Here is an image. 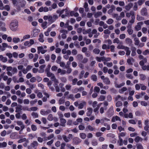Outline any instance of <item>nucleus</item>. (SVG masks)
<instances>
[{
  "label": "nucleus",
  "mask_w": 149,
  "mask_h": 149,
  "mask_svg": "<svg viewBox=\"0 0 149 149\" xmlns=\"http://www.w3.org/2000/svg\"><path fill=\"white\" fill-rule=\"evenodd\" d=\"M13 5L17 8V9H19L20 7H24L26 4L25 1L20 0H11Z\"/></svg>",
  "instance_id": "1"
},
{
  "label": "nucleus",
  "mask_w": 149,
  "mask_h": 149,
  "mask_svg": "<svg viewBox=\"0 0 149 149\" xmlns=\"http://www.w3.org/2000/svg\"><path fill=\"white\" fill-rule=\"evenodd\" d=\"M10 27L12 31H16L18 27V22L16 20L13 21L10 24Z\"/></svg>",
  "instance_id": "2"
},
{
  "label": "nucleus",
  "mask_w": 149,
  "mask_h": 149,
  "mask_svg": "<svg viewBox=\"0 0 149 149\" xmlns=\"http://www.w3.org/2000/svg\"><path fill=\"white\" fill-rule=\"evenodd\" d=\"M62 137L65 141L68 142L70 141L71 139L72 138L73 136L72 134H69L68 137L64 135L62 136Z\"/></svg>",
  "instance_id": "3"
},
{
  "label": "nucleus",
  "mask_w": 149,
  "mask_h": 149,
  "mask_svg": "<svg viewBox=\"0 0 149 149\" xmlns=\"http://www.w3.org/2000/svg\"><path fill=\"white\" fill-rule=\"evenodd\" d=\"M37 50L38 54H39L41 53L42 54H43L47 52L46 49H43L42 46L38 47Z\"/></svg>",
  "instance_id": "4"
},
{
  "label": "nucleus",
  "mask_w": 149,
  "mask_h": 149,
  "mask_svg": "<svg viewBox=\"0 0 149 149\" xmlns=\"http://www.w3.org/2000/svg\"><path fill=\"white\" fill-rule=\"evenodd\" d=\"M17 125L20 126L21 129L23 130L25 128V126L22 122L20 120H18L16 122Z\"/></svg>",
  "instance_id": "5"
},
{
  "label": "nucleus",
  "mask_w": 149,
  "mask_h": 149,
  "mask_svg": "<svg viewBox=\"0 0 149 149\" xmlns=\"http://www.w3.org/2000/svg\"><path fill=\"white\" fill-rule=\"evenodd\" d=\"M50 110H47L45 111L44 109H41L40 111V114L43 116H46L48 115L50 112Z\"/></svg>",
  "instance_id": "6"
},
{
  "label": "nucleus",
  "mask_w": 149,
  "mask_h": 149,
  "mask_svg": "<svg viewBox=\"0 0 149 149\" xmlns=\"http://www.w3.org/2000/svg\"><path fill=\"white\" fill-rule=\"evenodd\" d=\"M6 24L5 23L2 22L0 23V28L1 31H6V29L5 27Z\"/></svg>",
  "instance_id": "7"
},
{
  "label": "nucleus",
  "mask_w": 149,
  "mask_h": 149,
  "mask_svg": "<svg viewBox=\"0 0 149 149\" xmlns=\"http://www.w3.org/2000/svg\"><path fill=\"white\" fill-rule=\"evenodd\" d=\"M60 32L61 33H63L61 35L62 38L63 39H65L66 37V34L67 33V31L64 30H61L60 31Z\"/></svg>",
  "instance_id": "8"
},
{
  "label": "nucleus",
  "mask_w": 149,
  "mask_h": 149,
  "mask_svg": "<svg viewBox=\"0 0 149 149\" xmlns=\"http://www.w3.org/2000/svg\"><path fill=\"white\" fill-rule=\"evenodd\" d=\"M81 141V140L78 137H75L73 139V142L75 144H78Z\"/></svg>",
  "instance_id": "9"
},
{
  "label": "nucleus",
  "mask_w": 149,
  "mask_h": 149,
  "mask_svg": "<svg viewBox=\"0 0 149 149\" xmlns=\"http://www.w3.org/2000/svg\"><path fill=\"white\" fill-rule=\"evenodd\" d=\"M66 73V71L64 70H62L60 68H58L57 70V73H60L61 75H63L65 74Z\"/></svg>",
  "instance_id": "10"
},
{
  "label": "nucleus",
  "mask_w": 149,
  "mask_h": 149,
  "mask_svg": "<svg viewBox=\"0 0 149 149\" xmlns=\"http://www.w3.org/2000/svg\"><path fill=\"white\" fill-rule=\"evenodd\" d=\"M116 121H119L120 122L121 121V119L118 116H113L111 119V121L113 122H114Z\"/></svg>",
  "instance_id": "11"
},
{
  "label": "nucleus",
  "mask_w": 149,
  "mask_h": 149,
  "mask_svg": "<svg viewBox=\"0 0 149 149\" xmlns=\"http://www.w3.org/2000/svg\"><path fill=\"white\" fill-rule=\"evenodd\" d=\"M147 62V59L146 58H145L142 60L140 61L139 62L140 65L142 67L144 65L145 63Z\"/></svg>",
  "instance_id": "12"
},
{
  "label": "nucleus",
  "mask_w": 149,
  "mask_h": 149,
  "mask_svg": "<svg viewBox=\"0 0 149 149\" xmlns=\"http://www.w3.org/2000/svg\"><path fill=\"white\" fill-rule=\"evenodd\" d=\"M143 22H140L137 23V25L136 26L135 28L137 31H139L141 29V25L143 24Z\"/></svg>",
  "instance_id": "13"
},
{
  "label": "nucleus",
  "mask_w": 149,
  "mask_h": 149,
  "mask_svg": "<svg viewBox=\"0 0 149 149\" xmlns=\"http://www.w3.org/2000/svg\"><path fill=\"white\" fill-rule=\"evenodd\" d=\"M87 111L86 113V116H90L92 112L93 109L92 108L89 107L87 109Z\"/></svg>",
  "instance_id": "14"
},
{
  "label": "nucleus",
  "mask_w": 149,
  "mask_h": 149,
  "mask_svg": "<svg viewBox=\"0 0 149 149\" xmlns=\"http://www.w3.org/2000/svg\"><path fill=\"white\" fill-rule=\"evenodd\" d=\"M133 6V4L130 3L126 5L125 6V9L126 10H129Z\"/></svg>",
  "instance_id": "15"
},
{
  "label": "nucleus",
  "mask_w": 149,
  "mask_h": 149,
  "mask_svg": "<svg viewBox=\"0 0 149 149\" xmlns=\"http://www.w3.org/2000/svg\"><path fill=\"white\" fill-rule=\"evenodd\" d=\"M113 107H111L109 109L108 112V114L109 116H111L113 114Z\"/></svg>",
  "instance_id": "16"
},
{
  "label": "nucleus",
  "mask_w": 149,
  "mask_h": 149,
  "mask_svg": "<svg viewBox=\"0 0 149 149\" xmlns=\"http://www.w3.org/2000/svg\"><path fill=\"white\" fill-rule=\"evenodd\" d=\"M60 122L61 123V125L63 127L65 126V123L66 122V120L63 118H61L60 119Z\"/></svg>",
  "instance_id": "17"
},
{
  "label": "nucleus",
  "mask_w": 149,
  "mask_h": 149,
  "mask_svg": "<svg viewBox=\"0 0 149 149\" xmlns=\"http://www.w3.org/2000/svg\"><path fill=\"white\" fill-rule=\"evenodd\" d=\"M141 14L143 16H146L147 15V10L146 8H143L141 10Z\"/></svg>",
  "instance_id": "18"
},
{
  "label": "nucleus",
  "mask_w": 149,
  "mask_h": 149,
  "mask_svg": "<svg viewBox=\"0 0 149 149\" xmlns=\"http://www.w3.org/2000/svg\"><path fill=\"white\" fill-rule=\"evenodd\" d=\"M39 30L36 29H34L33 31V36L36 37L39 32Z\"/></svg>",
  "instance_id": "19"
},
{
  "label": "nucleus",
  "mask_w": 149,
  "mask_h": 149,
  "mask_svg": "<svg viewBox=\"0 0 149 149\" xmlns=\"http://www.w3.org/2000/svg\"><path fill=\"white\" fill-rule=\"evenodd\" d=\"M20 39L19 38L14 37L13 39V41L15 43H17L20 42Z\"/></svg>",
  "instance_id": "20"
},
{
  "label": "nucleus",
  "mask_w": 149,
  "mask_h": 149,
  "mask_svg": "<svg viewBox=\"0 0 149 149\" xmlns=\"http://www.w3.org/2000/svg\"><path fill=\"white\" fill-rule=\"evenodd\" d=\"M8 44L6 43H2V48L1 49V51H4L6 49V48L7 47Z\"/></svg>",
  "instance_id": "21"
},
{
  "label": "nucleus",
  "mask_w": 149,
  "mask_h": 149,
  "mask_svg": "<svg viewBox=\"0 0 149 149\" xmlns=\"http://www.w3.org/2000/svg\"><path fill=\"white\" fill-rule=\"evenodd\" d=\"M7 61V59L6 57H4L2 55H0V61L3 62H6Z\"/></svg>",
  "instance_id": "22"
},
{
  "label": "nucleus",
  "mask_w": 149,
  "mask_h": 149,
  "mask_svg": "<svg viewBox=\"0 0 149 149\" xmlns=\"http://www.w3.org/2000/svg\"><path fill=\"white\" fill-rule=\"evenodd\" d=\"M127 88L126 87H123L120 89H119V92L121 94H123L124 92L127 90Z\"/></svg>",
  "instance_id": "23"
},
{
  "label": "nucleus",
  "mask_w": 149,
  "mask_h": 149,
  "mask_svg": "<svg viewBox=\"0 0 149 149\" xmlns=\"http://www.w3.org/2000/svg\"><path fill=\"white\" fill-rule=\"evenodd\" d=\"M65 97H63L60 98L58 101V104L59 105L64 104L65 102Z\"/></svg>",
  "instance_id": "24"
},
{
  "label": "nucleus",
  "mask_w": 149,
  "mask_h": 149,
  "mask_svg": "<svg viewBox=\"0 0 149 149\" xmlns=\"http://www.w3.org/2000/svg\"><path fill=\"white\" fill-rule=\"evenodd\" d=\"M126 47V46L123 45L121 43H120L118 45L117 48V49H123L125 50Z\"/></svg>",
  "instance_id": "25"
},
{
  "label": "nucleus",
  "mask_w": 149,
  "mask_h": 149,
  "mask_svg": "<svg viewBox=\"0 0 149 149\" xmlns=\"http://www.w3.org/2000/svg\"><path fill=\"white\" fill-rule=\"evenodd\" d=\"M134 12L131 11L130 13H127L126 14V16L128 17H130L131 16H134Z\"/></svg>",
  "instance_id": "26"
},
{
  "label": "nucleus",
  "mask_w": 149,
  "mask_h": 149,
  "mask_svg": "<svg viewBox=\"0 0 149 149\" xmlns=\"http://www.w3.org/2000/svg\"><path fill=\"white\" fill-rule=\"evenodd\" d=\"M86 103L85 102H83L79 104L78 107V109H82L84 106V105H86Z\"/></svg>",
  "instance_id": "27"
},
{
  "label": "nucleus",
  "mask_w": 149,
  "mask_h": 149,
  "mask_svg": "<svg viewBox=\"0 0 149 149\" xmlns=\"http://www.w3.org/2000/svg\"><path fill=\"white\" fill-rule=\"evenodd\" d=\"M38 145V143L37 141H34L31 144V146L33 148H36Z\"/></svg>",
  "instance_id": "28"
},
{
  "label": "nucleus",
  "mask_w": 149,
  "mask_h": 149,
  "mask_svg": "<svg viewBox=\"0 0 149 149\" xmlns=\"http://www.w3.org/2000/svg\"><path fill=\"white\" fill-rule=\"evenodd\" d=\"M136 49L135 47H132V52L131 53V55L132 56H134L136 54Z\"/></svg>",
  "instance_id": "29"
},
{
  "label": "nucleus",
  "mask_w": 149,
  "mask_h": 149,
  "mask_svg": "<svg viewBox=\"0 0 149 149\" xmlns=\"http://www.w3.org/2000/svg\"><path fill=\"white\" fill-rule=\"evenodd\" d=\"M102 15V13L101 12L98 11L95 13L94 14V17L95 18H97L99 17Z\"/></svg>",
  "instance_id": "30"
},
{
  "label": "nucleus",
  "mask_w": 149,
  "mask_h": 149,
  "mask_svg": "<svg viewBox=\"0 0 149 149\" xmlns=\"http://www.w3.org/2000/svg\"><path fill=\"white\" fill-rule=\"evenodd\" d=\"M54 135L53 134H52L48 137H45L44 139L45 140H49L53 138L54 137Z\"/></svg>",
  "instance_id": "31"
},
{
  "label": "nucleus",
  "mask_w": 149,
  "mask_h": 149,
  "mask_svg": "<svg viewBox=\"0 0 149 149\" xmlns=\"http://www.w3.org/2000/svg\"><path fill=\"white\" fill-rule=\"evenodd\" d=\"M141 68L143 70L149 71V65H144L142 66Z\"/></svg>",
  "instance_id": "32"
},
{
  "label": "nucleus",
  "mask_w": 149,
  "mask_h": 149,
  "mask_svg": "<svg viewBox=\"0 0 149 149\" xmlns=\"http://www.w3.org/2000/svg\"><path fill=\"white\" fill-rule=\"evenodd\" d=\"M125 50L126 52V54L127 56H129L130 54L131 51L130 50L128 47H126Z\"/></svg>",
  "instance_id": "33"
},
{
  "label": "nucleus",
  "mask_w": 149,
  "mask_h": 149,
  "mask_svg": "<svg viewBox=\"0 0 149 149\" xmlns=\"http://www.w3.org/2000/svg\"><path fill=\"white\" fill-rule=\"evenodd\" d=\"M45 65H43L41 66H40L39 68L40 70L39 71V72L40 73H42L44 71V68H45Z\"/></svg>",
  "instance_id": "34"
},
{
  "label": "nucleus",
  "mask_w": 149,
  "mask_h": 149,
  "mask_svg": "<svg viewBox=\"0 0 149 149\" xmlns=\"http://www.w3.org/2000/svg\"><path fill=\"white\" fill-rule=\"evenodd\" d=\"M125 41L126 43L128 44H131L132 42V40L130 38H127L125 39Z\"/></svg>",
  "instance_id": "35"
},
{
  "label": "nucleus",
  "mask_w": 149,
  "mask_h": 149,
  "mask_svg": "<svg viewBox=\"0 0 149 149\" xmlns=\"http://www.w3.org/2000/svg\"><path fill=\"white\" fill-rule=\"evenodd\" d=\"M100 49L97 48H95L93 49V53H95V54H98L100 52Z\"/></svg>",
  "instance_id": "36"
},
{
  "label": "nucleus",
  "mask_w": 149,
  "mask_h": 149,
  "mask_svg": "<svg viewBox=\"0 0 149 149\" xmlns=\"http://www.w3.org/2000/svg\"><path fill=\"white\" fill-rule=\"evenodd\" d=\"M39 40L41 42H43L44 41V40L43 39V35L42 34H40L39 35Z\"/></svg>",
  "instance_id": "37"
},
{
  "label": "nucleus",
  "mask_w": 149,
  "mask_h": 149,
  "mask_svg": "<svg viewBox=\"0 0 149 149\" xmlns=\"http://www.w3.org/2000/svg\"><path fill=\"white\" fill-rule=\"evenodd\" d=\"M51 77V79L52 81H54V82L58 84V80L56 79V78L55 77L54 74H53L52 76Z\"/></svg>",
  "instance_id": "38"
},
{
  "label": "nucleus",
  "mask_w": 149,
  "mask_h": 149,
  "mask_svg": "<svg viewBox=\"0 0 149 149\" xmlns=\"http://www.w3.org/2000/svg\"><path fill=\"white\" fill-rule=\"evenodd\" d=\"M7 145V143L6 142H3L2 143H0V148L5 147Z\"/></svg>",
  "instance_id": "39"
},
{
  "label": "nucleus",
  "mask_w": 149,
  "mask_h": 149,
  "mask_svg": "<svg viewBox=\"0 0 149 149\" xmlns=\"http://www.w3.org/2000/svg\"><path fill=\"white\" fill-rule=\"evenodd\" d=\"M48 70H49L47 69L45 71L47 72V76L48 77H50L52 76V75L54 74L52 73L51 72H49Z\"/></svg>",
  "instance_id": "40"
},
{
  "label": "nucleus",
  "mask_w": 149,
  "mask_h": 149,
  "mask_svg": "<svg viewBox=\"0 0 149 149\" xmlns=\"http://www.w3.org/2000/svg\"><path fill=\"white\" fill-rule=\"evenodd\" d=\"M125 84V83L124 82L120 84H116L115 86L116 88H120L121 87L124 86Z\"/></svg>",
  "instance_id": "41"
},
{
  "label": "nucleus",
  "mask_w": 149,
  "mask_h": 149,
  "mask_svg": "<svg viewBox=\"0 0 149 149\" xmlns=\"http://www.w3.org/2000/svg\"><path fill=\"white\" fill-rule=\"evenodd\" d=\"M79 136L82 139H84L86 138V135L84 133H81L80 134Z\"/></svg>",
  "instance_id": "42"
},
{
  "label": "nucleus",
  "mask_w": 149,
  "mask_h": 149,
  "mask_svg": "<svg viewBox=\"0 0 149 149\" xmlns=\"http://www.w3.org/2000/svg\"><path fill=\"white\" fill-rule=\"evenodd\" d=\"M104 82L107 84H109L110 83V81L108 78L106 77L104 80Z\"/></svg>",
  "instance_id": "43"
},
{
  "label": "nucleus",
  "mask_w": 149,
  "mask_h": 149,
  "mask_svg": "<svg viewBox=\"0 0 149 149\" xmlns=\"http://www.w3.org/2000/svg\"><path fill=\"white\" fill-rule=\"evenodd\" d=\"M105 99V97L102 95H101L100 97L98 98V101H103Z\"/></svg>",
  "instance_id": "44"
},
{
  "label": "nucleus",
  "mask_w": 149,
  "mask_h": 149,
  "mask_svg": "<svg viewBox=\"0 0 149 149\" xmlns=\"http://www.w3.org/2000/svg\"><path fill=\"white\" fill-rule=\"evenodd\" d=\"M119 141H118V143L120 146L123 145V139L120 137L119 136Z\"/></svg>",
  "instance_id": "45"
},
{
  "label": "nucleus",
  "mask_w": 149,
  "mask_h": 149,
  "mask_svg": "<svg viewBox=\"0 0 149 149\" xmlns=\"http://www.w3.org/2000/svg\"><path fill=\"white\" fill-rule=\"evenodd\" d=\"M127 32H128L129 34L130 35H132L133 32V31L132 29H131V28L130 27L128 28V29L127 30Z\"/></svg>",
  "instance_id": "46"
},
{
  "label": "nucleus",
  "mask_w": 149,
  "mask_h": 149,
  "mask_svg": "<svg viewBox=\"0 0 149 149\" xmlns=\"http://www.w3.org/2000/svg\"><path fill=\"white\" fill-rule=\"evenodd\" d=\"M134 40L135 42V45H138L139 43V39L137 38H135L134 39Z\"/></svg>",
  "instance_id": "47"
},
{
  "label": "nucleus",
  "mask_w": 149,
  "mask_h": 149,
  "mask_svg": "<svg viewBox=\"0 0 149 149\" xmlns=\"http://www.w3.org/2000/svg\"><path fill=\"white\" fill-rule=\"evenodd\" d=\"M103 56L101 57H97L96 58V60L99 62H100L101 61H103Z\"/></svg>",
  "instance_id": "48"
},
{
  "label": "nucleus",
  "mask_w": 149,
  "mask_h": 149,
  "mask_svg": "<svg viewBox=\"0 0 149 149\" xmlns=\"http://www.w3.org/2000/svg\"><path fill=\"white\" fill-rule=\"evenodd\" d=\"M139 76L140 79L142 80H144L146 79V77L145 75L143 74H140Z\"/></svg>",
  "instance_id": "49"
},
{
  "label": "nucleus",
  "mask_w": 149,
  "mask_h": 149,
  "mask_svg": "<svg viewBox=\"0 0 149 149\" xmlns=\"http://www.w3.org/2000/svg\"><path fill=\"white\" fill-rule=\"evenodd\" d=\"M47 22L46 21L44 22L42 24V26L44 29H45L47 27Z\"/></svg>",
  "instance_id": "50"
},
{
  "label": "nucleus",
  "mask_w": 149,
  "mask_h": 149,
  "mask_svg": "<svg viewBox=\"0 0 149 149\" xmlns=\"http://www.w3.org/2000/svg\"><path fill=\"white\" fill-rule=\"evenodd\" d=\"M113 22V20L112 19H109L107 21V23L109 24H112Z\"/></svg>",
  "instance_id": "51"
},
{
  "label": "nucleus",
  "mask_w": 149,
  "mask_h": 149,
  "mask_svg": "<svg viewBox=\"0 0 149 149\" xmlns=\"http://www.w3.org/2000/svg\"><path fill=\"white\" fill-rule=\"evenodd\" d=\"M122 98H123L122 97H121V96L120 95H118L115 97V101H118L120 100V99L121 100H123Z\"/></svg>",
  "instance_id": "52"
},
{
  "label": "nucleus",
  "mask_w": 149,
  "mask_h": 149,
  "mask_svg": "<svg viewBox=\"0 0 149 149\" xmlns=\"http://www.w3.org/2000/svg\"><path fill=\"white\" fill-rule=\"evenodd\" d=\"M28 97H29L31 99H33L35 98L36 95L34 93H32L27 96Z\"/></svg>",
  "instance_id": "53"
},
{
  "label": "nucleus",
  "mask_w": 149,
  "mask_h": 149,
  "mask_svg": "<svg viewBox=\"0 0 149 149\" xmlns=\"http://www.w3.org/2000/svg\"><path fill=\"white\" fill-rule=\"evenodd\" d=\"M100 91L99 88L97 86H95L94 87V91L97 93H99Z\"/></svg>",
  "instance_id": "54"
},
{
  "label": "nucleus",
  "mask_w": 149,
  "mask_h": 149,
  "mask_svg": "<svg viewBox=\"0 0 149 149\" xmlns=\"http://www.w3.org/2000/svg\"><path fill=\"white\" fill-rule=\"evenodd\" d=\"M126 77L130 79H132L133 78V76L131 74H127L126 75Z\"/></svg>",
  "instance_id": "55"
},
{
  "label": "nucleus",
  "mask_w": 149,
  "mask_h": 149,
  "mask_svg": "<svg viewBox=\"0 0 149 149\" xmlns=\"http://www.w3.org/2000/svg\"><path fill=\"white\" fill-rule=\"evenodd\" d=\"M47 119L49 121L52 120L53 119L52 115L51 114H49L47 117Z\"/></svg>",
  "instance_id": "56"
},
{
  "label": "nucleus",
  "mask_w": 149,
  "mask_h": 149,
  "mask_svg": "<svg viewBox=\"0 0 149 149\" xmlns=\"http://www.w3.org/2000/svg\"><path fill=\"white\" fill-rule=\"evenodd\" d=\"M38 57V55L37 54H35L34 55V58L33 59V61L34 62H36Z\"/></svg>",
  "instance_id": "57"
},
{
  "label": "nucleus",
  "mask_w": 149,
  "mask_h": 149,
  "mask_svg": "<svg viewBox=\"0 0 149 149\" xmlns=\"http://www.w3.org/2000/svg\"><path fill=\"white\" fill-rule=\"evenodd\" d=\"M91 79L93 81H96L97 80V77L95 75H92L91 77Z\"/></svg>",
  "instance_id": "58"
},
{
  "label": "nucleus",
  "mask_w": 149,
  "mask_h": 149,
  "mask_svg": "<svg viewBox=\"0 0 149 149\" xmlns=\"http://www.w3.org/2000/svg\"><path fill=\"white\" fill-rule=\"evenodd\" d=\"M31 128L33 131H36L37 129L36 126L34 125H31Z\"/></svg>",
  "instance_id": "59"
},
{
  "label": "nucleus",
  "mask_w": 149,
  "mask_h": 149,
  "mask_svg": "<svg viewBox=\"0 0 149 149\" xmlns=\"http://www.w3.org/2000/svg\"><path fill=\"white\" fill-rule=\"evenodd\" d=\"M145 0H139L137 2V3L139 5L141 6L144 2Z\"/></svg>",
  "instance_id": "60"
},
{
  "label": "nucleus",
  "mask_w": 149,
  "mask_h": 149,
  "mask_svg": "<svg viewBox=\"0 0 149 149\" xmlns=\"http://www.w3.org/2000/svg\"><path fill=\"white\" fill-rule=\"evenodd\" d=\"M57 69V67L55 65L52 66L51 68V70L53 71H56L58 70Z\"/></svg>",
  "instance_id": "61"
},
{
  "label": "nucleus",
  "mask_w": 149,
  "mask_h": 149,
  "mask_svg": "<svg viewBox=\"0 0 149 149\" xmlns=\"http://www.w3.org/2000/svg\"><path fill=\"white\" fill-rule=\"evenodd\" d=\"M116 106L117 107H120L122 105V103L121 101H118L116 103Z\"/></svg>",
  "instance_id": "62"
},
{
  "label": "nucleus",
  "mask_w": 149,
  "mask_h": 149,
  "mask_svg": "<svg viewBox=\"0 0 149 149\" xmlns=\"http://www.w3.org/2000/svg\"><path fill=\"white\" fill-rule=\"evenodd\" d=\"M4 9L6 10L7 11H9L10 9L9 6L8 5H5L4 7Z\"/></svg>",
  "instance_id": "63"
},
{
  "label": "nucleus",
  "mask_w": 149,
  "mask_h": 149,
  "mask_svg": "<svg viewBox=\"0 0 149 149\" xmlns=\"http://www.w3.org/2000/svg\"><path fill=\"white\" fill-rule=\"evenodd\" d=\"M142 53L144 55H146L148 54H149V50L146 49L145 51H143Z\"/></svg>",
  "instance_id": "64"
}]
</instances>
